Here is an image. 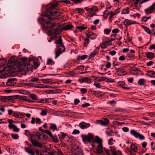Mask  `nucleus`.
<instances>
[{"label":"nucleus","instance_id":"1","mask_svg":"<svg viewBox=\"0 0 155 155\" xmlns=\"http://www.w3.org/2000/svg\"><path fill=\"white\" fill-rule=\"evenodd\" d=\"M10 60H11L12 62L10 65H9V67L11 72H14L17 69L20 71H22L23 69H26L28 71L32 70L33 65L30 62L27 63L25 62L22 65L19 63L15 59L12 60L11 58Z\"/></svg>","mask_w":155,"mask_h":155},{"label":"nucleus","instance_id":"2","mask_svg":"<svg viewBox=\"0 0 155 155\" xmlns=\"http://www.w3.org/2000/svg\"><path fill=\"white\" fill-rule=\"evenodd\" d=\"M41 19L43 21V23L44 25L42 26V28L44 30L48 31V33H49V31L50 29L56 26V24L54 22H50V21L48 20L47 18L44 17L41 18ZM51 20H50L51 21Z\"/></svg>","mask_w":155,"mask_h":155},{"label":"nucleus","instance_id":"3","mask_svg":"<svg viewBox=\"0 0 155 155\" xmlns=\"http://www.w3.org/2000/svg\"><path fill=\"white\" fill-rule=\"evenodd\" d=\"M61 12H60L55 11L53 12L52 11H50L49 10L45 12L44 15V17L47 18L48 20L50 21L53 19L50 17V16L54 15L57 17L61 15Z\"/></svg>","mask_w":155,"mask_h":155},{"label":"nucleus","instance_id":"4","mask_svg":"<svg viewBox=\"0 0 155 155\" xmlns=\"http://www.w3.org/2000/svg\"><path fill=\"white\" fill-rule=\"evenodd\" d=\"M72 149L73 152L71 155H83L82 150L78 146H73L72 147Z\"/></svg>","mask_w":155,"mask_h":155},{"label":"nucleus","instance_id":"5","mask_svg":"<svg viewBox=\"0 0 155 155\" xmlns=\"http://www.w3.org/2000/svg\"><path fill=\"white\" fill-rule=\"evenodd\" d=\"M81 137L83 141L85 144H87L88 142H91L94 138L93 135L90 133H89L87 136L82 134Z\"/></svg>","mask_w":155,"mask_h":155},{"label":"nucleus","instance_id":"6","mask_svg":"<svg viewBox=\"0 0 155 155\" xmlns=\"http://www.w3.org/2000/svg\"><path fill=\"white\" fill-rule=\"evenodd\" d=\"M62 26L61 25H59L58 27L55 29H52L49 31L50 34L49 35H57L60 33L62 30H63Z\"/></svg>","mask_w":155,"mask_h":155},{"label":"nucleus","instance_id":"7","mask_svg":"<svg viewBox=\"0 0 155 155\" xmlns=\"http://www.w3.org/2000/svg\"><path fill=\"white\" fill-rule=\"evenodd\" d=\"M130 134L131 135L134 136L136 138H139L140 140H143L145 138L144 137L142 134L137 132L134 130H130Z\"/></svg>","mask_w":155,"mask_h":155},{"label":"nucleus","instance_id":"8","mask_svg":"<svg viewBox=\"0 0 155 155\" xmlns=\"http://www.w3.org/2000/svg\"><path fill=\"white\" fill-rule=\"evenodd\" d=\"M97 122L101 125L107 126L109 123V120L107 118H102L101 120H98Z\"/></svg>","mask_w":155,"mask_h":155},{"label":"nucleus","instance_id":"9","mask_svg":"<svg viewBox=\"0 0 155 155\" xmlns=\"http://www.w3.org/2000/svg\"><path fill=\"white\" fill-rule=\"evenodd\" d=\"M16 79L15 78L8 79L6 82V85L9 86H14L16 84Z\"/></svg>","mask_w":155,"mask_h":155},{"label":"nucleus","instance_id":"10","mask_svg":"<svg viewBox=\"0 0 155 155\" xmlns=\"http://www.w3.org/2000/svg\"><path fill=\"white\" fill-rule=\"evenodd\" d=\"M155 8V3L153 4L151 6L145 10L146 13L148 15L151 14L153 12V9Z\"/></svg>","mask_w":155,"mask_h":155},{"label":"nucleus","instance_id":"11","mask_svg":"<svg viewBox=\"0 0 155 155\" xmlns=\"http://www.w3.org/2000/svg\"><path fill=\"white\" fill-rule=\"evenodd\" d=\"M45 133L48 134L49 135L50 137L53 140L54 142L55 143L58 142V140L57 139V137H54L50 131L45 130Z\"/></svg>","mask_w":155,"mask_h":155},{"label":"nucleus","instance_id":"12","mask_svg":"<svg viewBox=\"0 0 155 155\" xmlns=\"http://www.w3.org/2000/svg\"><path fill=\"white\" fill-rule=\"evenodd\" d=\"M79 125L80 127L82 129H87L89 127L91 126L90 124L84 122H82L80 123Z\"/></svg>","mask_w":155,"mask_h":155},{"label":"nucleus","instance_id":"13","mask_svg":"<svg viewBox=\"0 0 155 155\" xmlns=\"http://www.w3.org/2000/svg\"><path fill=\"white\" fill-rule=\"evenodd\" d=\"M13 97L12 96H4L1 98V100L2 102H6L13 100Z\"/></svg>","mask_w":155,"mask_h":155},{"label":"nucleus","instance_id":"14","mask_svg":"<svg viewBox=\"0 0 155 155\" xmlns=\"http://www.w3.org/2000/svg\"><path fill=\"white\" fill-rule=\"evenodd\" d=\"M31 142L33 145L36 147H42V144L40 143L38 141L36 140L31 138Z\"/></svg>","mask_w":155,"mask_h":155},{"label":"nucleus","instance_id":"15","mask_svg":"<svg viewBox=\"0 0 155 155\" xmlns=\"http://www.w3.org/2000/svg\"><path fill=\"white\" fill-rule=\"evenodd\" d=\"M110 148L111 150L113 155H123L122 154V152L119 150H118L117 151L113 150L111 147H110Z\"/></svg>","mask_w":155,"mask_h":155},{"label":"nucleus","instance_id":"16","mask_svg":"<svg viewBox=\"0 0 155 155\" xmlns=\"http://www.w3.org/2000/svg\"><path fill=\"white\" fill-rule=\"evenodd\" d=\"M63 30H68L72 28L73 26L71 24L62 25Z\"/></svg>","mask_w":155,"mask_h":155},{"label":"nucleus","instance_id":"17","mask_svg":"<svg viewBox=\"0 0 155 155\" xmlns=\"http://www.w3.org/2000/svg\"><path fill=\"white\" fill-rule=\"evenodd\" d=\"M25 150L26 152L30 155H35V154L34 151L32 149H30L28 147H25Z\"/></svg>","mask_w":155,"mask_h":155},{"label":"nucleus","instance_id":"18","mask_svg":"<svg viewBox=\"0 0 155 155\" xmlns=\"http://www.w3.org/2000/svg\"><path fill=\"white\" fill-rule=\"evenodd\" d=\"M87 36L88 37L91 39H95L97 37V35L93 32H90L88 33L87 34Z\"/></svg>","mask_w":155,"mask_h":155},{"label":"nucleus","instance_id":"19","mask_svg":"<svg viewBox=\"0 0 155 155\" xmlns=\"http://www.w3.org/2000/svg\"><path fill=\"white\" fill-rule=\"evenodd\" d=\"M97 150L98 153H102L103 151V148L102 146V144H99L97 146Z\"/></svg>","mask_w":155,"mask_h":155},{"label":"nucleus","instance_id":"20","mask_svg":"<svg viewBox=\"0 0 155 155\" xmlns=\"http://www.w3.org/2000/svg\"><path fill=\"white\" fill-rule=\"evenodd\" d=\"M58 3V2H56L52 4L50 8L47 9L46 11H48L49 10L50 11H52L51 10H52L53 9H55L57 7Z\"/></svg>","mask_w":155,"mask_h":155},{"label":"nucleus","instance_id":"21","mask_svg":"<svg viewBox=\"0 0 155 155\" xmlns=\"http://www.w3.org/2000/svg\"><path fill=\"white\" fill-rule=\"evenodd\" d=\"M146 55L147 58L151 59L153 58L154 54L151 52H148L146 53Z\"/></svg>","mask_w":155,"mask_h":155},{"label":"nucleus","instance_id":"22","mask_svg":"<svg viewBox=\"0 0 155 155\" xmlns=\"http://www.w3.org/2000/svg\"><path fill=\"white\" fill-rule=\"evenodd\" d=\"M87 55H84L82 56H78L77 58V60H84L87 58Z\"/></svg>","mask_w":155,"mask_h":155},{"label":"nucleus","instance_id":"23","mask_svg":"<svg viewBox=\"0 0 155 155\" xmlns=\"http://www.w3.org/2000/svg\"><path fill=\"white\" fill-rule=\"evenodd\" d=\"M147 75L150 77L155 78V72L153 71H150L147 72Z\"/></svg>","mask_w":155,"mask_h":155},{"label":"nucleus","instance_id":"24","mask_svg":"<svg viewBox=\"0 0 155 155\" xmlns=\"http://www.w3.org/2000/svg\"><path fill=\"white\" fill-rule=\"evenodd\" d=\"M130 147L131 150L134 152H137V146L134 144H132Z\"/></svg>","mask_w":155,"mask_h":155},{"label":"nucleus","instance_id":"25","mask_svg":"<svg viewBox=\"0 0 155 155\" xmlns=\"http://www.w3.org/2000/svg\"><path fill=\"white\" fill-rule=\"evenodd\" d=\"M55 43L58 44V46L63 45V42L61 36L59 37L58 40Z\"/></svg>","mask_w":155,"mask_h":155},{"label":"nucleus","instance_id":"26","mask_svg":"<svg viewBox=\"0 0 155 155\" xmlns=\"http://www.w3.org/2000/svg\"><path fill=\"white\" fill-rule=\"evenodd\" d=\"M96 142L97 143L99 144H102V139H100L98 136H97L96 137Z\"/></svg>","mask_w":155,"mask_h":155},{"label":"nucleus","instance_id":"27","mask_svg":"<svg viewBox=\"0 0 155 155\" xmlns=\"http://www.w3.org/2000/svg\"><path fill=\"white\" fill-rule=\"evenodd\" d=\"M146 82L145 80L143 79H141L139 80L138 81V84L139 85H143L144 83Z\"/></svg>","mask_w":155,"mask_h":155},{"label":"nucleus","instance_id":"28","mask_svg":"<svg viewBox=\"0 0 155 155\" xmlns=\"http://www.w3.org/2000/svg\"><path fill=\"white\" fill-rule=\"evenodd\" d=\"M110 41H109L107 42H105L104 43H103L102 44H101L99 45V47H101L102 48H105L106 47V44H108L109 43H110Z\"/></svg>","mask_w":155,"mask_h":155},{"label":"nucleus","instance_id":"29","mask_svg":"<svg viewBox=\"0 0 155 155\" xmlns=\"http://www.w3.org/2000/svg\"><path fill=\"white\" fill-rule=\"evenodd\" d=\"M59 47L58 48V50L60 51L61 52L64 51L65 50V48L64 46L63 45H59Z\"/></svg>","mask_w":155,"mask_h":155},{"label":"nucleus","instance_id":"30","mask_svg":"<svg viewBox=\"0 0 155 155\" xmlns=\"http://www.w3.org/2000/svg\"><path fill=\"white\" fill-rule=\"evenodd\" d=\"M50 128L53 131L57 129V126L54 124H50Z\"/></svg>","mask_w":155,"mask_h":155},{"label":"nucleus","instance_id":"31","mask_svg":"<svg viewBox=\"0 0 155 155\" xmlns=\"http://www.w3.org/2000/svg\"><path fill=\"white\" fill-rule=\"evenodd\" d=\"M124 24L125 25H130L132 24V23H130V20L127 19H126L124 20Z\"/></svg>","mask_w":155,"mask_h":155},{"label":"nucleus","instance_id":"32","mask_svg":"<svg viewBox=\"0 0 155 155\" xmlns=\"http://www.w3.org/2000/svg\"><path fill=\"white\" fill-rule=\"evenodd\" d=\"M88 80V78L87 77H85L83 78H80L78 80V81L81 83L84 82V81H87Z\"/></svg>","mask_w":155,"mask_h":155},{"label":"nucleus","instance_id":"33","mask_svg":"<svg viewBox=\"0 0 155 155\" xmlns=\"http://www.w3.org/2000/svg\"><path fill=\"white\" fill-rule=\"evenodd\" d=\"M41 155H51L50 152H48L46 150L41 151Z\"/></svg>","mask_w":155,"mask_h":155},{"label":"nucleus","instance_id":"34","mask_svg":"<svg viewBox=\"0 0 155 155\" xmlns=\"http://www.w3.org/2000/svg\"><path fill=\"white\" fill-rule=\"evenodd\" d=\"M54 63V61L51 59H49L47 62L46 64L52 65Z\"/></svg>","mask_w":155,"mask_h":155},{"label":"nucleus","instance_id":"35","mask_svg":"<svg viewBox=\"0 0 155 155\" xmlns=\"http://www.w3.org/2000/svg\"><path fill=\"white\" fill-rule=\"evenodd\" d=\"M143 28H144V30L147 32L148 34H149L150 33L151 31L148 27L146 26H143Z\"/></svg>","mask_w":155,"mask_h":155},{"label":"nucleus","instance_id":"36","mask_svg":"<svg viewBox=\"0 0 155 155\" xmlns=\"http://www.w3.org/2000/svg\"><path fill=\"white\" fill-rule=\"evenodd\" d=\"M40 114L42 116H46L47 114V110L45 109L42 110Z\"/></svg>","mask_w":155,"mask_h":155},{"label":"nucleus","instance_id":"37","mask_svg":"<svg viewBox=\"0 0 155 155\" xmlns=\"http://www.w3.org/2000/svg\"><path fill=\"white\" fill-rule=\"evenodd\" d=\"M61 52L60 51L58 50L55 53V59L57 58V57H58L59 55L61 53Z\"/></svg>","mask_w":155,"mask_h":155},{"label":"nucleus","instance_id":"38","mask_svg":"<svg viewBox=\"0 0 155 155\" xmlns=\"http://www.w3.org/2000/svg\"><path fill=\"white\" fill-rule=\"evenodd\" d=\"M11 137L14 140L18 139L19 137L18 135L17 134H12Z\"/></svg>","mask_w":155,"mask_h":155},{"label":"nucleus","instance_id":"39","mask_svg":"<svg viewBox=\"0 0 155 155\" xmlns=\"http://www.w3.org/2000/svg\"><path fill=\"white\" fill-rule=\"evenodd\" d=\"M110 12L108 11L107 10H105L104 12L103 16L107 18L108 15L110 14Z\"/></svg>","mask_w":155,"mask_h":155},{"label":"nucleus","instance_id":"40","mask_svg":"<svg viewBox=\"0 0 155 155\" xmlns=\"http://www.w3.org/2000/svg\"><path fill=\"white\" fill-rule=\"evenodd\" d=\"M129 13L130 11L128 9H126L123 10L121 12L122 14H128Z\"/></svg>","mask_w":155,"mask_h":155},{"label":"nucleus","instance_id":"41","mask_svg":"<svg viewBox=\"0 0 155 155\" xmlns=\"http://www.w3.org/2000/svg\"><path fill=\"white\" fill-rule=\"evenodd\" d=\"M77 29L81 31L84 30L86 28V27L81 26H77Z\"/></svg>","mask_w":155,"mask_h":155},{"label":"nucleus","instance_id":"42","mask_svg":"<svg viewBox=\"0 0 155 155\" xmlns=\"http://www.w3.org/2000/svg\"><path fill=\"white\" fill-rule=\"evenodd\" d=\"M117 35V34H114L112 35L111 36V41H114L116 39V36Z\"/></svg>","mask_w":155,"mask_h":155},{"label":"nucleus","instance_id":"43","mask_svg":"<svg viewBox=\"0 0 155 155\" xmlns=\"http://www.w3.org/2000/svg\"><path fill=\"white\" fill-rule=\"evenodd\" d=\"M85 41L84 43V46H86L89 42V39L88 38H87L84 39Z\"/></svg>","mask_w":155,"mask_h":155},{"label":"nucleus","instance_id":"44","mask_svg":"<svg viewBox=\"0 0 155 155\" xmlns=\"http://www.w3.org/2000/svg\"><path fill=\"white\" fill-rule=\"evenodd\" d=\"M96 53L97 52L95 51H93L90 54V57H93L96 55Z\"/></svg>","mask_w":155,"mask_h":155},{"label":"nucleus","instance_id":"45","mask_svg":"<svg viewBox=\"0 0 155 155\" xmlns=\"http://www.w3.org/2000/svg\"><path fill=\"white\" fill-rule=\"evenodd\" d=\"M110 30L109 29L106 28L104 30V33L107 35H108L110 32Z\"/></svg>","mask_w":155,"mask_h":155},{"label":"nucleus","instance_id":"46","mask_svg":"<svg viewBox=\"0 0 155 155\" xmlns=\"http://www.w3.org/2000/svg\"><path fill=\"white\" fill-rule=\"evenodd\" d=\"M42 135V133L41 132H37L36 134V136L39 140L41 139V137Z\"/></svg>","mask_w":155,"mask_h":155},{"label":"nucleus","instance_id":"47","mask_svg":"<svg viewBox=\"0 0 155 155\" xmlns=\"http://www.w3.org/2000/svg\"><path fill=\"white\" fill-rule=\"evenodd\" d=\"M117 14H115L114 12H113L112 11L110 12V19H111L114 16L116 15Z\"/></svg>","mask_w":155,"mask_h":155},{"label":"nucleus","instance_id":"48","mask_svg":"<svg viewBox=\"0 0 155 155\" xmlns=\"http://www.w3.org/2000/svg\"><path fill=\"white\" fill-rule=\"evenodd\" d=\"M30 97L33 99L37 100V97L34 94H31L30 95Z\"/></svg>","mask_w":155,"mask_h":155},{"label":"nucleus","instance_id":"49","mask_svg":"<svg viewBox=\"0 0 155 155\" xmlns=\"http://www.w3.org/2000/svg\"><path fill=\"white\" fill-rule=\"evenodd\" d=\"M94 85L97 88H101L100 84L98 82H95L94 83Z\"/></svg>","mask_w":155,"mask_h":155},{"label":"nucleus","instance_id":"50","mask_svg":"<svg viewBox=\"0 0 155 155\" xmlns=\"http://www.w3.org/2000/svg\"><path fill=\"white\" fill-rule=\"evenodd\" d=\"M71 1L74 2V3L78 4L81 2L82 0H71Z\"/></svg>","mask_w":155,"mask_h":155},{"label":"nucleus","instance_id":"51","mask_svg":"<svg viewBox=\"0 0 155 155\" xmlns=\"http://www.w3.org/2000/svg\"><path fill=\"white\" fill-rule=\"evenodd\" d=\"M80 133V131L79 130L75 129L73 130L72 134H79Z\"/></svg>","mask_w":155,"mask_h":155},{"label":"nucleus","instance_id":"52","mask_svg":"<svg viewBox=\"0 0 155 155\" xmlns=\"http://www.w3.org/2000/svg\"><path fill=\"white\" fill-rule=\"evenodd\" d=\"M104 81L106 82H111L112 79L107 78H103Z\"/></svg>","mask_w":155,"mask_h":155},{"label":"nucleus","instance_id":"53","mask_svg":"<svg viewBox=\"0 0 155 155\" xmlns=\"http://www.w3.org/2000/svg\"><path fill=\"white\" fill-rule=\"evenodd\" d=\"M81 91L83 94H85L87 92V90L86 88H82L81 89Z\"/></svg>","mask_w":155,"mask_h":155},{"label":"nucleus","instance_id":"54","mask_svg":"<svg viewBox=\"0 0 155 155\" xmlns=\"http://www.w3.org/2000/svg\"><path fill=\"white\" fill-rule=\"evenodd\" d=\"M123 131L125 132H127L128 131L129 129L127 127H124L122 128Z\"/></svg>","mask_w":155,"mask_h":155},{"label":"nucleus","instance_id":"55","mask_svg":"<svg viewBox=\"0 0 155 155\" xmlns=\"http://www.w3.org/2000/svg\"><path fill=\"white\" fill-rule=\"evenodd\" d=\"M127 56L128 57L132 58L134 57V55L130 53H127Z\"/></svg>","mask_w":155,"mask_h":155},{"label":"nucleus","instance_id":"56","mask_svg":"<svg viewBox=\"0 0 155 155\" xmlns=\"http://www.w3.org/2000/svg\"><path fill=\"white\" fill-rule=\"evenodd\" d=\"M113 139L112 138H110L108 141V144L110 145H112L113 144Z\"/></svg>","mask_w":155,"mask_h":155},{"label":"nucleus","instance_id":"57","mask_svg":"<svg viewBox=\"0 0 155 155\" xmlns=\"http://www.w3.org/2000/svg\"><path fill=\"white\" fill-rule=\"evenodd\" d=\"M51 98H46L45 99V103H48L51 102Z\"/></svg>","mask_w":155,"mask_h":155},{"label":"nucleus","instance_id":"58","mask_svg":"<svg viewBox=\"0 0 155 155\" xmlns=\"http://www.w3.org/2000/svg\"><path fill=\"white\" fill-rule=\"evenodd\" d=\"M60 2H64L66 3H70V2L68 0H61L59 1Z\"/></svg>","mask_w":155,"mask_h":155},{"label":"nucleus","instance_id":"59","mask_svg":"<svg viewBox=\"0 0 155 155\" xmlns=\"http://www.w3.org/2000/svg\"><path fill=\"white\" fill-rule=\"evenodd\" d=\"M90 105V104L88 103H86L84 104L81 105V107H89Z\"/></svg>","mask_w":155,"mask_h":155},{"label":"nucleus","instance_id":"60","mask_svg":"<svg viewBox=\"0 0 155 155\" xmlns=\"http://www.w3.org/2000/svg\"><path fill=\"white\" fill-rule=\"evenodd\" d=\"M43 83L45 84H48L49 83V79H44L42 80Z\"/></svg>","mask_w":155,"mask_h":155},{"label":"nucleus","instance_id":"61","mask_svg":"<svg viewBox=\"0 0 155 155\" xmlns=\"http://www.w3.org/2000/svg\"><path fill=\"white\" fill-rule=\"evenodd\" d=\"M80 102V101L78 99H75L74 100V104L75 105H77Z\"/></svg>","mask_w":155,"mask_h":155},{"label":"nucleus","instance_id":"62","mask_svg":"<svg viewBox=\"0 0 155 155\" xmlns=\"http://www.w3.org/2000/svg\"><path fill=\"white\" fill-rule=\"evenodd\" d=\"M25 135L27 136H29L31 135V133L28 130H25Z\"/></svg>","mask_w":155,"mask_h":155},{"label":"nucleus","instance_id":"63","mask_svg":"<svg viewBox=\"0 0 155 155\" xmlns=\"http://www.w3.org/2000/svg\"><path fill=\"white\" fill-rule=\"evenodd\" d=\"M153 64V61H150L147 63V66H152Z\"/></svg>","mask_w":155,"mask_h":155},{"label":"nucleus","instance_id":"64","mask_svg":"<svg viewBox=\"0 0 155 155\" xmlns=\"http://www.w3.org/2000/svg\"><path fill=\"white\" fill-rule=\"evenodd\" d=\"M104 151L107 155H111L109 150L107 149H104Z\"/></svg>","mask_w":155,"mask_h":155}]
</instances>
